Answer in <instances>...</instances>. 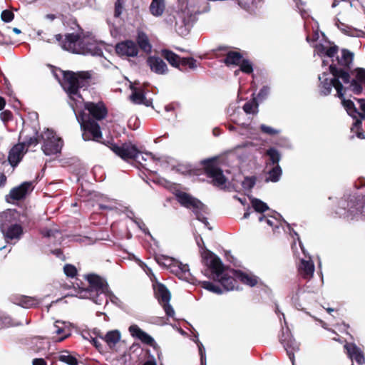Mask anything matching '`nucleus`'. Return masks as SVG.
Returning <instances> with one entry per match:
<instances>
[{
	"label": "nucleus",
	"mask_w": 365,
	"mask_h": 365,
	"mask_svg": "<svg viewBox=\"0 0 365 365\" xmlns=\"http://www.w3.org/2000/svg\"><path fill=\"white\" fill-rule=\"evenodd\" d=\"M67 93L68 103L81 125L83 139L86 141H98L102 133L96 120H102L107 115L108 110L104 103L101 101L86 102L81 93Z\"/></svg>",
	"instance_id": "obj_1"
},
{
	"label": "nucleus",
	"mask_w": 365,
	"mask_h": 365,
	"mask_svg": "<svg viewBox=\"0 0 365 365\" xmlns=\"http://www.w3.org/2000/svg\"><path fill=\"white\" fill-rule=\"evenodd\" d=\"M203 258L211 271L212 278L219 282L225 291L238 289L237 279L250 287L258 283V277L252 274L227 269L221 259L208 250L204 252Z\"/></svg>",
	"instance_id": "obj_2"
},
{
	"label": "nucleus",
	"mask_w": 365,
	"mask_h": 365,
	"mask_svg": "<svg viewBox=\"0 0 365 365\" xmlns=\"http://www.w3.org/2000/svg\"><path fill=\"white\" fill-rule=\"evenodd\" d=\"M354 53L346 48L341 50V57L337 56L336 61L342 67L338 77L341 78L343 90L350 91H365V68L352 69Z\"/></svg>",
	"instance_id": "obj_3"
},
{
	"label": "nucleus",
	"mask_w": 365,
	"mask_h": 365,
	"mask_svg": "<svg viewBox=\"0 0 365 365\" xmlns=\"http://www.w3.org/2000/svg\"><path fill=\"white\" fill-rule=\"evenodd\" d=\"M60 71L62 78L58 81L63 89L66 90L65 91L95 89L94 86L101 83L98 76L93 71L74 72L68 70H60Z\"/></svg>",
	"instance_id": "obj_4"
},
{
	"label": "nucleus",
	"mask_w": 365,
	"mask_h": 365,
	"mask_svg": "<svg viewBox=\"0 0 365 365\" xmlns=\"http://www.w3.org/2000/svg\"><path fill=\"white\" fill-rule=\"evenodd\" d=\"M88 282L87 288H80V298H88L97 304H107L108 297H112L108 291L107 283L96 274H88L86 277Z\"/></svg>",
	"instance_id": "obj_5"
},
{
	"label": "nucleus",
	"mask_w": 365,
	"mask_h": 365,
	"mask_svg": "<svg viewBox=\"0 0 365 365\" xmlns=\"http://www.w3.org/2000/svg\"><path fill=\"white\" fill-rule=\"evenodd\" d=\"M344 93H336V97L341 101V104L355 121L353 123L351 130L359 129L362 125V120L365 118V100L363 98L356 99V104L351 100L344 98Z\"/></svg>",
	"instance_id": "obj_6"
},
{
	"label": "nucleus",
	"mask_w": 365,
	"mask_h": 365,
	"mask_svg": "<svg viewBox=\"0 0 365 365\" xmlns=\"http://www.w3.org/2000/svg\"><path fill=\"white\" fill-rule=\"evenodd\" d=\"M161 56L169 64L182 72L193 71L197 67V61L192 57H180L177 53L169 49H163Z\"/></svg>",
	"instance_id": "obj_7"
},
{
	"label": "nucleus",
	"mask_w": 365,
	"mask_h": 365,
	"mask_svg": "<svg viewBox=\"0 0 365 365\" xmlns=\"http://www.w3.org/2000/svg\"><path fill=\"white\" fill-rule=\"evenodd\" d=\"M16 212L15 210H8L1 216L2 219L5 220V222L1 224V231L4 237V239L7 243L15 244L19 241L23 235V228L21 225L18 224L7 225L6 222H10L11 219L15 217Z\"/></svg>",
	"instance_id": "obj_8"
},
{
	"label": "nucleus",
	"mask_w": 365,
	"mask_h": 365,
	"mask_svg": "<svg viewBox=\"0 0 365 365\" xmlns=\"http://www.w3.org/2000/svg\"><path fill=\"white\" fill-rule=\"evenodd\" d=\"M155 259L159 265L169 269L179 279L187 282L192 280V275L187 264H183L180 262L165 255L157 256Z\"/></svg>",
	"instance_id": "obj_9"
},
{
	"label": "nucleus",
	"mask_w": 365,
	"mask_h": 365,
	"mask_svg": "<svg viewBox=\"0 0 365 365\" xmlns=\"http://www.w3.org/2000/svg\"><path fill=\"white\" fill-rule=\"evenodd\" d=\"M109 148L115 154L122 159L125 160L133 159L141 165H143V161H146L147 158L150 156V155L148 153L143 154L139 152L135 145L129 143H125L121 145L110 143Z\"/></svg>",
	"instance_id": "obj_10"
},
{
	"label": "nucleus",
	"mask_w": 365,
	"mask_h": 365,
	"mask_svg": "<svg viewBox=\"0 0 365 365\" xmlns=\"http://www.w3.org/2000/svg\"><path fill=\"white\" fill-rule=\"evenodd\" d=\"M360 200L354 195L350 196L348 200L342 199L339 201V207L336 210V215L340 217H353L359 213L365 215V205H361Z\"/></svg>",
	"instance_id": "obj_11"
},
{
	"label": "nucleus",
	"mask_w": 365,
	"mask_h": 365,
	"mask_svg": "<svg viewBox=\"0 0 365 365\" xmlns=\"http://www.w3.org/2000/svg\"><path fill=\"white\" fill-rule=\"evenodd\" d=\"M330 73L332 78H327V74L323 73V76H319V79L322 84L323 88L327 91H331L332 88H334L336 91H343V83L341 78L338 77L340 71H342V67L338 64V61L332 60V63L329 66Z\"/></svg>",
	"instance_id": "obj_12"
},
{
	"label": "nucleus",
	"mask_w": 365,
	"mask_h": 365,
	"mask_svg": "<svg viewBox=\"0 0 365 365\" xmlns=\"http://www.w3.org/2000/svg\"><path fill=\"white\" fill-rule=\"evenodd\" d=\"M43 140L42 150L46 155H55L61 151L62 139L57 136L52 130L46 129L40 135Z\"/></svg>",
	"instance_id": "obj_13"
},
{
	"label": "nucleus",
	"mask_w": 365,
	"mask_h": 365,
	"mask_svg": "<svg viewBox=\"0 0 365 365\" xmlns=\"http://www.w3.org/2000/svg\"><path fill=\"white\" fill-rule=\"evenodd\" d=\"M82 37L83 35L78 33L66 34L64 38L61 34L54 35V38L63 50L78 54H79Z\"/></svg>",
	"instance_id": "obj_14"
},
{
	"label": "nucleus",
	"mask_w": 365,
	"mask_h": 365,
	"mask_svg": "<svg viewBox=\"0 0 365 365\" xmlns=\"http://www.w3.org/2000/svg\"><path fill=\"white\" fill-rule=\"evenodd\" d=\"M176 197L182 206L192 209L197 220L207 222L204 217L201 219L200 212L203 210L204 205L200 200L184 192L176 193Z\"/></svg>",
	"instance_id": "obj_15"
},
{
	"label": "nucleus",
	"mask_w": 365,
	"mask_h": 365,
	"mask_svg": "<svg viewBox=\"0 0 365 365\" xmlns=\"http://www.w3.org/2000/svg\"><path fill=\"white\" fill-rule=\"evenodd\" d=\"M155 294L159 303L163 307L165 312L169 317H173L175 311L172 306L170 304V293L165 285L161 283H156L153 284Z\"/></svg>",
	"instance_id": "obj_16"
},
{
	"label": "nucleus",
	"mask_w": 365,
	"mask_h": 365,
	"mask_svg": "<svg viewBox=\"0 0 365 365\" xmlns=\"http://www.w3.org/2000/svg\"><path fill=\"white\" fill-rule=\"evenodd\" d=\"M205 173L208 178L212 179L213 185L223 189L227 181L222 170L219 168L214 160H208L205 162Z\"/></svg>",
	"instance_id": "obj_17"
},
{
	"label": "nucleus",
	"mask_w": 365,
	"mask_h": 365,
	"mask_svg": "<svg viewBox=\"0 0 365 365\" xmlns=\"http://www.w3.org/2000/svg\"><path fill=\"white\" fill-rule=\"evenodd\" d=\"M282 317L284 322V325L287 327L284 314H282ZM280 341L283 344L284 349H286L287 355L289 356L290 360L292 361V365H294V351H298L299 349V344L291 336L288 327H287L286 331H284V330L282 331Z\"/></svg>",
	"instance_id": "obj_18"
},
{
	"label": "nucleus",
	"mask_w": 365,
	"mask_h": 365,
	"mask_svg": "<svg viewBox=\"0 0 365 365\" xmlns=\"http://www.w3.org/2000/svg\"><path fill=\"white\" fill-rule=\"evenodd\" d=\"M79 54L101 56L103 53L97 41L90 36L83 35Z\"/></svg>",
	"instance_id": "obj_19"
},
{
	"label": "nucleus",
	"mask_w": 365,
	"mask_h": 365,
	"mask_svg": "<svg viewBox=\"0 0 365 365\" xmlns=\"http://www.w3.org/2000/svg\"><path fill=\"white\" fill-rule=\"evenodd\" d=\"M115 51L120 56L135 57L138 53V47L133 41L125 40L116 44Z\"/></svg>",
	"instance_id": "obj_20"
},
{
	"label": "nucleus",
	"mask_w": 365,
	"mask_h": 365,
	"mask_svg": "<svg viewBox=\"0 0 365 365\" xmlns=\"http://www.w3.org/2000/svg\"><path fill=\"white\" fill-rule=\"evenodd\" d=\"M217 51H226L225 58L223 62L227 66H238L242 61L243 55L238 51H230L228 46H219L216 49Z\"/></svg>",
	"instance_id": "obj_21"
},
{
	"label": "nucleus",
	"mask_w": 365,
	"mask_h": 365,
	"mask_svg": "<svg viewBox=\"0 0 365 365\" xmlns=\"http://www.w3.org/2000/svg\"><path fill=\"white\" fill-rule=\"evenodd\" d=\"M34 189L31 182H24L20 185L12 188L9 196L14 200H20L26 197Z\"/></svg>",
	"instance_id": "obj_22"
},
{
	"label": "nucleus",
	"mask_w": 365,
	"mask_h": 365,
	"mask_svg": "<svg viewBox=\"0 0 365 365\" xmlns=\"http://www.w3.org/2000/svg\"><path fill=\"white\" fill-rule=\"evenodd\" d=\"M267 93H258L257 96L253 93L252 98L247 102L244 106L243 110L247 114H255L258 112L259 102L267 98Z\"/></svg>",
	"instance_id": "obj_23"
},
{
	"label": "nucleus",
	"mask_w": 365,
	"mask_h": 365,
	"mask_svg": "<svg viewBox=\"0 0 365 365\" xmlns=\"http://www.w3.org/2000/svg\"><path fill=\"white\" fill-rule=\"evenodd\" d=\"M147 63L152 71L158 74H165L168 71L167 64L158 56H149Z\"/></svg>",
	"instance_id": "obj_24"
},
{
	"label": "nucleus",
	"mask_w": 365,
	"mask_h": 365,
	"mask_svg": "<svg viewBox=\"0 0 365 365\" xmlns=\"http://www.w3.org/2000/svg\"><path fill=\"white\" fill-rule=\"evenodd\" d=\"M298 269L299 274L304 278L309 279L313 276L314 265L310 257L308 259H302Z\"/></svg>",
	"instance_id": "obj_25"
},
{
	"label": "nucleus",
	"mask_w": 365,
	"mask_h": 365,
	"mask_svg": "<svg viewBox=\"0 0 365 365\" xmlns=\"http://www.w3.org/2000/svg\"><path fill=\"white\" fill-rule=\"evenodd\" d=\"M129 331L132 336L137 338L146 344L151 345L154 342V339L136 324L131 325L129 327Z\"/></svg>",
	"instance_id": "obj_26"
},
{
	"label": "nucleus",
	"mask_w": 365,
	"mask_h": 365,
	"mask_svg": "<svg viewBox=\"0 0 365 365\" xmlns=\"http://www.w3.org/2000/svg\"><path fill=\"white\" fill-rule=\"evenodd\" d=\"M53 333L57 335L63 334V336L53 337V340L56 342H61L67 338L70 334V329L68 323L61 321H56L54 324Z\"/></svg>",
	"instance_id": "obj_27"
},
{
	"label": "nucleus",
	"mask_w": 365,
	"mask_h": 365,
	"mask_svg": "<svg viewBox=\"0 0 365 365\" xmlns=\"http://www.w3.org/2000/svg\"><path fill=\"white\" fill-rule=\"evenodd\" d=\"M344 348L351 360H355L359 364L364 363L365 359L362 351L354 344H346Z\"/></svg>",
	"instance_id": "obj_28"
},
{
	"label": "nucleus",
	"mask_w": 365,
	"mask_h": 365,
	"mask_svg": "<svg viewBox=\"0 0 365 365\" xmlns=\"http://www.w3.org/2000/svg\"><path fill=\"white\" fill-rule=\"evenodd\" d=\"M147 93H131L129 96L128 99L135 105H143L146 107H152L153 98H149L146 96Z\"/></svg>",
	"instance_id": "obj_29"
},
{
	"label": "nucleus",
	"mask_w": 365,
	"mask_h": 365,
	"mask_svg": "<svg viewBox=\"0 0 365 365\" xmlns=\"http://www.w3.org/2000/svg\"><path fill=\"white\" fill-rule=\"evenodd\" d=\"M24 144H17L10 150L9 161L12 166H16L21 160L24 155Z\"/></svg>",
	"instance_id": "obj_30"
},
{
	"label": "nucleus",
	"mask_w": 365,
	"mask_h": 365,
	"mask_svg": "<svg viewBox=\"0 0 365 365\" xmlns=\"http://www.w3.org/2000/svg\"><path fill=\"white\" fill-rule=\"evenodd\" d=\"M137 46L145 53L151 51V44L150 43L148 36L143 31H139L137 36Z\"/></svg>",
	"instance_id": "obj_31"
},
{
	"label": "nucleus",
	"mask_w": 365,
	"mask_h": 365,
	"mask_svg": "<svg viewBox=\"0 0 365 365\" xmlns=\"http://www.w3.org/2000/svg\"><path fill=\"white\" fill-rule=\"evenodd\" d=\"M173 18V20L170 19V21L172 22L175 21V26L176 29H182L184 26L189 24V19L187 18L186 13L184 11H177Z\"/></svg>",
	"instance_id": "obj_32"
},
{
	"label": "nucleus",
	"mask_w": 365,
	"mask_h": 365,
	"mask_svg": "<svg viewBox=\"0 0 365 365\" xmlns=\"http://www.w3.org/2000/svg\"><path fill=\"white\" fill-rule=\"evenodd\" d=\"M39 303L40 301L36 298L27 296H21L16 304L24 308L29 309L36 307L39 304Z\"/></svg>",
	"instance_id": "obj_33"
},
{
	"label": "nucleus",
	"mask_w": 365,
	"mask_h": 365,
	"mask_svg": "<svg viewBox=\"0 0 365 365\" xmlns=\"http://www.w3.org/2000/svg\"><path fill=\"white\" fill-rule=\"evenodd\" d=\"M164 0H152L150 11L155 16H161L165 10Z\"/></svg>",
	"instance_id": "obj_34"
},
{
	"label": "nucleus",
	"mask_w": 365,
	"mask_h": 365,
	"mask_svg": "<svg viewBox=\"0 0 365 365\" xmlns=\"http://www.w3.org/2000/svg\"><path fill=\"white\" fill-rule=\"evenodd\" d=\"M277 216L279 217V215L277 212L274 213V216H265L264 215H262L259 217V221L261 222H266L267 225L273 229L278 228L281 222Z\"/></svg>",
	"instance_id": "obj_35"
},
{
	"label": "nucleus",
	"mask_w": 365,
	"mask_h": 365,
	"mask_svg": "<svg viewBox=\"0 0 365 365\" xmlns=\"http://www.w3.org/2000/svg\"><path fill=\"white\" fill-rule=\"evenodd\" d=\"M282 170L279 165H276L268 172V178L266 181H271L273 182H278L282 176Z\"/></svg>",
	"instance_id": "obj_36"
},
{
	"label": "nucleus",
	"mask_w": 365,
	"mask_h": 365,
	"mask_svg": "<svg viewBox=\"0 0 365 365\" xmlns=\"http://www.w3.org/2000/svg\"><path fill=\"white\" fill-rule=\"evenodd\" d=\"M266 155L269 157V163L273 165H279L281 159V155L274 148H270L266 151Z\"/></svg>",
	"instance_id": "obj_37"
},
{
	"label": "nucleus",
	"mask_w": 365,
	"mask_h": 365,
	"mask_svg": "<svg viewBox=\"0 0 365 365\" xmlns=\"http://www.w3.org/2000/svg\"><path fill=\"white\" fill-rule=\"evenodd\" d=\"M120 339V334L118 331H108L105 337L104 340L109 345H114L119 341Z\"/></svg>",
	"instance_id": "obj_38"
},
{
	"label": "nucleus",
	"mask_w": 365,
	"mask_h": 365,
	"mask_svg": "<svg viewBox=\"0 0 365 365\" xmlns=\"http://www.w3.org/2000/svg\"><path fill=\"white\" fill-rule=\"evenodd\" d=\"M59 361L68 365H78V360L73 356H71L68 351H63L58 356Z\"/></svg>",
	"instance_id": "obj_39"
},
{
	"label": "nucleus",
	"mask_w": 365,
	"mask_h": 365,
	"mask_svg": "<svg viewBox=\"0 0 365 365\" xmlns=\"http://www.w3.org/2000/svg\"><path fill=\"white\" fill-rule=\"evenodd\" d=\"M251 203L253 209L257 212L262 213L269 210L267 205L259 199H252Z\"/></svg>",
	"instance_id": "obj_40"
},
{
	"label": "nucleus",
	"mask_w": 365,
	"mask_h": 365,
	"mask_svg": "<svg viewBox=\"0 0 365 365\" xmlns=\"http://www.w3.org/2000/svg\"><path fill=\"white\" fill-rule=\"evenodd\" d=\"M242 72L246 74H250L253 72V67L252 63L245 58H242V61L238 65Z\"/></svg>",
	"instance_id": "obj_41"
},
{
	"label": "nucleus",
	"mask_w": 365,
	"mask_h": 365,
	"mask_svg": "<svg viewBox=\"0 0 365 365\" xmlns=\"http://www.w3.org/2000/svg\"><path fill=\"white\" fill-rule=\"evenodd\" d=\"M202 287L213 293L220 294L223 292L222 289L217 285L210 282L205 281L202 282Z\"/></svg>",
	"instance_id": "obj_42"
},
{
	"label": "nucleus",
	"mask_w": 365,
	"mask_h": 365,
	"mask_svg": "<svg viewBox=\"0 0 365 365\" xmlns=\"http://www.w3.org/2000/svg\"><path fill=\"white\" fill-rule=\"evenodd\" d=\"M339 51V48L338 46L334 44L333 46H329L327 49H326L325 56L331 58L332 60H336L338 56L337 53ZM341 57V56H339Z\"/></svg>",
	"instance_id": "obj_43"
},
{
	"label": "nucleus",
	"mask_w": 365,
	"mask_h": 365,
	"mask_svg": "<svg viewBox=\"0 0 365 365\" xmlns=\"http://www.w3.org/2000/svg\"><path fill=\"white\" fill-rule=\"evenodd\" d=\"M239 133L247 138H252L255 134V129L249 124L245 125L242 128H240Z\"/></svg>",
	"instance_id": "obj_44"
},
{
	"label": "nucleus",
	"mask_w": 365,
	"mask_h": 365,
	"mask_svg": "<svg viewBox=\"0 0 365 365\" xmlns=\"http://www.w3.org/2000/svg\"><path fill=\"white\" fill-rule=\"evenodd\" d=\"M41 235L48 238H56L59 235H61V233L57 229H49V228H45L41 230Z\"/></svg>",
	"instance_id": "obj_45"
},
{
	"label": "nucleus",
	"mask_w": 365,
	"mask_h": 365,
	"mask_svg": "<svg viewBox=\"0 0 365 365\" xmlns=\"http://www.w3.org/2000/svg\"><path fill=\"white\" fill-rule=\"evenodd\" d=\"M260 130H262V132L263 133L271 135V136L277 135L280 133L279 130L273 128L266 125L264 124H262L260 125Z\"/></svg>",
	"instance_id": "obj_46"
},
{
	"label": "nucleus",
	"mask_w": 365,
	"mask_h": 365,
	"mask_svg": "<svg viewBox=\"0 0 365 365\" xmlns=\"http://www.w3.org/2000/svg\"><path fill=\"white\" fill-rule=\"evenodd\" d=\"M1 18L3 21L9 23L14 19V14L11 10L5 9L1 12Z\"/></svg>",
	"instance_id": "obj_47"
},
{
	"label": "nucleus",
	"mask_w": 365,
	"mask_h": 365,
	"mask_svg": "<svg viewBox=\"0 0 365 365\" xmlns=\"http://www.w3.org/2000/svg\"><path fill=\"white\" fill-rule=\"evenodd\" d=\"M63 271L66 275L70 277H75L77 273V269L76 267L69 264H67L64 266Z\"/></svg>",
	"instance_id": "obj_48"
},
{
	"label": "nucleus",
	"mask_w": 365,
	"mask_h": 365,
	"mask_svg": "<svg viewBox=\"0 0 365 365\" xmlns=\"http://www.w3.org/2000/svg\"><path fill=\"white\" fill-rule=\"evenodd\" d=\"M139 227L140 230H142L145 234H148L150 235V232L146 227L145 224L142 221V220L138 218H133V217L128 216Z\"/></svg>",
	"instance_id": "obj_49"
},
{
	"label": "nucleus",
	"mask_w": 365,
	"mask_h": 365,
	"mask_svg": "<svg viewBox=\"0 0 365 365\" xmlns=\"http://www.w3.org/2000/svg\"><path fill=\"white\" fill-rule=\"evenodd\" d=\"M337 27L339 29H340L343 33L348 34V35H352L351 33V28L348 25L345 24L344 23H342L339 21L336 23Z\"/></svg>",
	"instance_id": "obj_50"
},
{
	"label": "nucleus",
	"mask_w": 365,
	"mask_h": 365,
	"mask_svg": "<svg viewBox=\"0 0 365 365\" xmlns=\"http://www.w3.org/2000/svg\"><path fill=\"white\" fill-rule=\"evenodd\" d=\"M39 142V137L38 136H33L30 137L28 139H26L24 142L22 143L24 144V146L26 145L27 147L29 146H36Z\"/></svg>",
	"instance_id": "obj_51"
},
{
	"label": "nucleus",
	"mask_w": 365,
	"mask_h": 365,
	"mask_svg": "<svg viewBox=\"0 0 365 365\" xmlns=\"http://www.w3.org/2000/svg\"><path fill=\"white\" fill-rule=\"evenodd\" d=\"M329 46H326L323 44H318L315 47V51H317L318 56L323 58L325 57L326 49L328 48Z\"/></svg>",
	"instance_id": "obj_52"
},
{
	"label": "nucleus",
	"mask_w": 365,
	"mask_h": 365,
	"mask_svg": "<svg viewBox=\"0 0 365 365\" xmlns=\"http://www.w3.org/2000/svg\"><path fill=\"white\" fill-rule=\"evenodd\" d=\"M197 346L199 349V354L200 355L201 364L204 365L205 363V349L203 346L202 344L200 342H197Z\"/></svg>",
	"instance_id": "obj_53"
},
{
	"label": "nucleus",
	"mask_w": 365,
	"mask_h": 365,
	"mask_svg": "<svg viewBox=\"0 0 365 365\" xmlns=\"http://www.w3.org/2000/svg\"><path fill=\"white\" fill-rule=\"evenodd\" d=\"M12 118V113L11 111L6 110L0 113V118L4 123L9 121Z\"/></svg>",
	"instance_id": "obj_54"
},
{
	"label": "nucleus",
	"mask_w": 365,
	"mask_h": 365,
	"mask_svg": "<svg viewBox=\"0 0 365 365\" xmlns=\"http://www.w3.org/2000/svg\"><path fill=\"white\" fill-rule=\"evenodd\" d=\"M123 6L121 0H117L115 3L114 16L119 17L122 13Z\"/></svg>",
	"instance_id": "obj_55"
},
{
	"label": "nucleus",
	"mask_w": 365,
	"mask_h": 365,
	"mask_svg": "<svg viewBox=\"0 0 365 365\" xmlns=\"http://www.w3.org/2000/svg\"><path fill=\"white\" fill-rule=\"evenodd\" d=\"M255 180L252 178H246L242 182V185L245 188L251 189L254 187Z\"/></svg>",
	"instance_id": "obj_56"
},
{
	"label": "nucleus",
	"mask_w": 365,
	"mask_h": 365,
	"mask_svg": "<svg viewBox=\"0 0 365 365\" xmlns=\"http://www.w3.org/2000/svg\"><path fill=\"white\" fill-rule=\"evenodd\" d=\"M141 267H143L145 273L150 277L151 280L153 281V278L155 277L154 276V274L153 273L152 269L143 262H141Z\"/></svg>",
	"instance_id": "obj_57"
},
{
	"label": "nucleus",
	"mask_w": 365,
	"mask_h": 365,
	"mask_svg": "<svg viewBox=\"0 0 365 365\" xmlns=\"http://www.w3.org/2000/svg\"><path fill=\"white\" fill-rule=\"evenodd\" d=\"M32 365H47V363L43 359L38 358L33 360Z\"/></svg>",
	"instance_id": "obj_58"
},
{
	"label": "nucleus",
	"mask_w": 365,
	"mask_h": 365,
	"mask_svg": "<svg viewBox=\"0 0 365 365\" xmlns=\"http://www.w3.org/2000/svg\"><path fill=\"white\" fill-rule=\"evenodd\" d=\"M9 43V39L0 32V45H7Z\"/></svg>",
	"instance_id": "obj_59"
},
{
	"label": "nucleus",
	"mask_w": 365,
	"mask_h": 365,
	"mask_svg": "<svg viewBox=\"0 0 365 365\" xmlns=\"http://www.w3.org/2000/svg\"><path fill=\"white\" fill-rule=\"evenodd\" d=\"M361 128V126H360V128H359L358 130H357V129H354V130H352L351 129V132H353V133H356V136H357L359 138H360V139H364V138H365V135H364V133H362V132H361V131H360Z\"/></svg>",
	"instance_id": "obj_60"
},
{
	"label": "nucleus",
	"mask_w": 365,
	"mask_h": 365,
	"mask_svg": "<svg viewBox=\"0 0 365 365\" xmlns=\"http://www.w3.org/2000/svg\"><path fill=\"white\" fill-rule=\"evenodd\" d=\"M195 241H196V243H197V246L200 248H202L205 246L203 240H202V238L200 236L195 237Z\"/></svg>",
	"instance_id": "obj_61"
},
{
	"label": "nucleus",
	"mask_w": 365,
	"mask_h": 365,
	"mask_svg": "<svg viewBox=\"0 0 365 365\" xmlns=\"http://www.w3.org/2000/svg\"><path fill=\"white\" fill-rule=\"evenodd\" d=\"M135 84H137V83H133L130 82L129 87H130L131 91H135V92H137V91H144L143 89H142V88H136L135 86Z\"/></svg>",
	"instance_id": "obj_62"
},
{
	"label": "nucleus",
	"mask_w": 365,
	"mask_h": 365,
	"mask_svg": "<svg viewBox=\"0 0 365 365\" xmlns=\"http://www.w3.org/2000/svg\"><path fill=\"white\" fill-rule=\"evenodd\" d=\"M6 182V177L4 173L0 174V187L4 186Z\"/></svg>",
	"instance_id": "obj_63"
},
{
	"label": "nucleus",
	"mask_w": 365,
	"mask_h": 365,
	"mask_svg": "<svg viewBox=\"0 0 365 365\" xmlns=\"http://www.w3.org/2000/svg\"><path fill=\"white\" fill-rule=\"evenodd\" d=\"M253 148V144L252 143H243L242 145H240L237 146V148Z\"/></svg>",
	"instance_id": "obj_64"
}]
</instances>
